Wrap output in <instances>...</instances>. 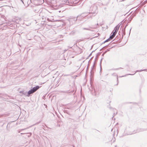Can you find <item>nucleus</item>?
I'll list each match as a JSON object with an SVG mask.
<instances>
[{
    "label": "nucleus",
    "mask_w": 147,
    "mask_h": 147,
    "mask_svg": "<svg viewBox=\"0 0 147 147\" xmlns=\"http://www.w3.org/2000/svg\"><path fill=\"white\" fill-rule=\"evenodd\" d=\"M20 93H22L23 94L25 95L26 93H24V91H21L20 92Z\"/></svg>",
    "instance_id": "obj_9"
},
{
    "label": "nucleus",
    "mask_w": 147,
    "mask_h": 147,
    "mask_svg": "<svg viewBox=\"0 0 147 147\" xmlns=\"http://www.w3.org/2000/svg\"><path fill=\"white\" fill-rule=\"evenodd\" d=\"M71 47H69V48H71Z\"/></svg>",
    "instance_id": "obj_15"
},
{
    "label": "nucleus",
    "mask_w": 147,
    "mask_h": 147,
    "mask_svg": "<svg viewBox=\"0 0 147 147\" xmlns=\"http://www.w3.org/2000/svg\"><path fill=\"white\" fill-rule=\"evenodd\" d=\"M28 127H27V128H25V129H22V130H25V129H28Z\"/></svg>",
    "instance_id": "obj_11"
},
{
    "label": "nucleus",
    "mask_w": 147,
    "mask_h": 147,
    "mask_svg": "<svg viewBox=\"0 0 147 147\" xmlns=\"http://www.w3.org/2000/svg\"><path fill=\"white\" fill-rule=\"evenodd\" d=\"M68 75H64V76H67Z\"/></svg>",
    "instance_id": "obj_12"
},
{
    "label": "nucleus",
    "mask_w": 147,
    "mask_h": 147,
    "mask_svg": "<svg viewBox=\"0 0 147 147\" xmlns=\"http://www.w3.org/2000/svg\"><path fill=\"white\" fill-rule=\"evenodd\" d=\"M147 71V69H143V70H136V72L135 73H134V74H127V75H125V76H121L120 77H125V76H126L127 75H134L136 72H140L141 71Z\"/></svg>",
    "instance_id": "obj_3"
},
{
    "label": "nucleus",
    "mask_w": 147,
    "mask_h": 147,
    "mask_svg": "<svg viewBox=\"0 0 147 147\" xmlns=\"http://www.w3.org/2000/svg\"><path fill=\"white\" fill-rule=\"evenodd\" d=\"M104 43V42H102V44H104V43Z\"/></svg>",
    "instance_id": "obj_14"
},
{
    "label": "nucleus",
    "mask_w": 147,
    "mask_h": 147,
    "mask_svg": "<svg viewBox=\"0 0 147 147\" xmlns=\"http://www.w3.org/2000/svg\"><path fill=\"white\" fill-rule=\"evenodd\" d=\"M119 38L115 37V38L113 40L115 41L114 42H117V43H119L122 42L123 44L124 45L126 43L128 39V37H119Z\"/></svg>",
    "instance_id": "obj_1"
},
{
    "label": "nucleus",
    "mask_w": 147,
    "mask_h": 147,
    "mask_svg": "<svg viewBox=\"0 0 147 147\" xmlns=\"http://www.w3.org/2000/svg\"><path fill=\"white\" fill-rule=\"evenodd\" d=\"M113 109V111H115V110H116L115 109Z\"/></svg>",
    "instance_id": "obj_13"
},
{
    "label": "nucleus",
    "mask_w": 147,
    "mask_h": 147,
    "mask_svg": "<svg viewBox=\"0 0 147 147\" xmlns=\"http://www.w3.org/2000/svg\"><path fill=\"white\" fill-rule=\"evenodd\" d=\"M120 26L117 25L115 28L114 30L111 33V35L110 37H114L117 34L119 28Z\"/></svg>",
    "instance_id": "obj_2"
},
{
    "label": "nucleus",
    "mask_w": 147,
    "mask_h": 147,
    "mask_svg": "<svg viewBox=\"0 0 147 147\" xmlns=\"http://www.w3.org/2000/svg\"><path fill=\"white\" fill-rule=\"evenodd\" d=\"M29 39V40H30L31 39Z\"/></svg>",
    "instance_id": "obj_16"
},
{
    "label": "nucleus",
    "mask_w": 147,
    "mask_h": 147,
    "mask_svg": "<svg viewBox=\"0 0 147 147\" xmlns=\"http://www.w3.org/2000/svg\"><path fill=\"white\" fill-rule=\"evenodd\" d=\"M115 147H116V146H115Z\"/></svg>",
    "instance_id": "obj_17"
},
{
    "label": "nucleus",
    "mask_w": 147,
    "mask_h": 147,
    "mask_svg": "<svg viewBox=\"0 0 147 147\" xmlns=\"http://www.w3.org/2000/svg\"><path fill=\"white\" fill-rule=\"evenodd\" d=\"M34 92L32 89L30 90H29L27 93V95H26L27 96H29L31 94H32L34 93Z\"/></svg>",
    "instance_id": "obj_4"
},
{
    "label": "nucleus",
    "mask_w": 147,
    "mask_h": 147,
    "mask_svg": "<svg viewBox=\"0 0 147 147\" xmlns=\"http://www.w3.org/2000/svg\"><path fill=\"white\" fill-rule=\"evenodd\" d=\"M122 69V68L120 67V68H118L114 69H113V70H119V69Z\"/></svg>",
    "instance_id": "obj_10"
},
{
    "label": "nucleus",
    "mask_w": 147,
    "mask_h": 147,
    "mask_svg": "<svg viewBox=\"0 0 147 147\" xmlns=\"http://www.w3.org/2000/svg\"><path fill=\"white\" fill-rule=\"evenodd\" d=\"M112 75L114 76H116L117 77V82H118V76H117V74L115 73H114L112 74Z\"/></svg>",
    "instance_id": "obj_8"
},
{
    "label": "nucleus",
    "mask_w": 147,
    "mask_h": 147,
    "mask_svg": "<svg viewBox=\"0 0 147 147\" xmlns=\"http://www.w3.org/2000/svg\"><path fill=\"white\" fill-rule=\"evenodd\" d=\"M40 87L38 86H36L34 87L32 89L34 92H36L37 90H38Z\"/></svg>",
    "instance_id": "obj_5"
},
{
    "label": "nucleus",
    "mask_w": 147,
    "mask_h": 147,
    "mask_svg": "<svg viewBox=\"0 0 147 147\" xmlns=\"http://www.w3.org/2000/svg\"><path fill=\"white\" fill-rule=\"evenodd\" d=\"M114 37H109V38L107 39L104 41V43H106L112 40Z\"/></svg>",
    "instance_id": "obj_6"
},
{
    "label": "nucleus",
    "mask_w": 147,
    "mask_h": 147,
    "mask_svg": "<svg viewBox=\"0 0 147 147\" xmlns=\"http://www.w3.org/2000/svg\"><path fill=\"white\" fill-rule=\"evenodd\" d=\"M144 131V129H139L137 130V132H139L140 131Z\"/></svg>",
    "instance_id": "obj_7"
}]
</instances>
